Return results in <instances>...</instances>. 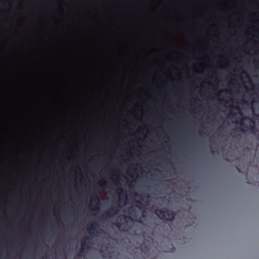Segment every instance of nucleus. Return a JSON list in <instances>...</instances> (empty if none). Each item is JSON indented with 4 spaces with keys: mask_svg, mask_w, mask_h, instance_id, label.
<instances>
[{
    "mask_svg": "<svg viewBox=\"0 0 259 259\" xmlns=\"http://www.w3.org/2000/svg\"><path fill=\"white\" fill-rule=\"evenodd\" d=\"M154 213L160 220L164 222H172L175 218L176 213L171 210L166 208L156 209Z\"/></svg>",
    "mask_w": 259,
    "mask_h": 259,
    "instance_id": "obj_1",
    "label": "nucleus"
},
{
    "mask_svg": "<svg viewBox=\"0 0 259 259\" xmlns=\"http://www.w3.org/2000/svg\"><path fill=\"white\" fill-rule=\"evenodd\" d=\"M240 125L250 131L252 134H254L256 131L255 127V122L253 119L249 117H242L240 119Z\"/></svg>",
    "mask_w": 259,
    "mask_h": 259,
    "instance_id": "obj_2",
    "label": "nucleus"
},
{
    "mask_svg": "<svg viewBox=\"0 0 259 259\" xmlns=\"http://www.w3.org/2000/svg\"><path fill=\"white\" fill-rule=\"evenodd\" d=\"M121 218L125 220L123 224H121L120 222H116L115 224V226L121 231H127L130 229V227L127 225V222L130 221L132 222L133 221L132 218L131 217H127L126 215H122L120 218V220H121Z\"/></svg>",
    "mask_w": 259,
    "mask_h": 259,
    "instance_id": "obj_3",
    "label": "nucleus"
},
{
    "mask_svg": "<svg viewBox=\"0 0 259 259\" xmlns=\"http://www.w3.org/2000/svg\"><path fill=\"white\" fill-rule=\"evenodd\" d=\"M91 239L88 236L84 237L81 240V248L79 251V256H83L90 249L89 244H91Z\"/></svg>",
    "mask_w": 259,
    "mask_h": 259,
    "instance_id": "obj_4",
    "label": "nucleus"
},
{
    "mask_svg": "<svg viewBox=\"0 0 259 259\" xmlns=\"http://www.w3.org/2000/svg\"><path fill=\"white\" fill-rule=\"evenodd\" d=\"M100 229L99 225L96 222H93L88 229V232L91 235H94L95 233H97Z\"/></svg>",
    "mask_w": 259,
    "mask_h": 259,
    "instance_id": "obj_5",
    "label": "nucleus"
},
{
    "mask_svg": "<svg viewBox=\"0 0 259 259\" xmlns=\"http://www.w3.org/2000/svg\"><path fill=\"white\" fill-rule=\"evenodd\" d=\"M116 193H117L119 195V200L120 202H124V203H125V202L127 200V195L126 192L118 188L116 190Z\"/></svg>",
    "mask_w": 259,
    "mask_h": 259,
    "instance_id": "obj_6",
    "label": "nucleus"
},
{
    "mask_svg": "<svg viewBox=\"0 0 259 259\" xmlns=\"http://www.w3.org/2000/svg\"><path fill=\"white\" fill-rule=\"evenodd\" d=\"M117 210L115 208H111L110 210L107 211L103 215L104 218H111L116 213Z\"/></svg>",
    "mask_w": 259,
    "mask_h": 259,
    "instance_id": "obj_7",
    "label": "nucleus"
},
{
    "mask_svg": "<svg viewBox=\"0 0 259 259\" xmlns=\"http://www.w3.org/2000/svg\"><path fill=\"white\" fill-rule=\"evenodd\" d=\"M99 201H100V198H99V196H98V195H97V194L94 195L93 197L92 202H94L95 203H98V202H99Z\"/></svg>",
    "mask_w": 259,
    "mask_h": 259,
    "instance_id": "obj_8",
    "label": "nucleus"
},
{
    "mask_svg": "<svg viewBox=\"0 0 259 259\" xmlns=\"http://www.w3.org/2000/svg\"><path fill=\"white\" fill-rule=\"evenodd\" d=\"M98 185L100 187L105 186L107 184L106 182L104 181H100L98 183Z\"/></svg>",
    "mask_w": 259,
    "mask_h": 259,
    "instance_id": "obj_9",
    "label": "nucleus"
},
{
    "mask_svg": "<svg viewBox=\"0 0 259 259\" xmlns=\"http://www.w3.org/2000/svg\"><path fill=\"white\" fill-rule=\"evenodd\" d=\"M141 247L145 252H148L149 250V247L148 246H144V245H141Z\"/></svg>",
    "mask_w": 259,
    "mask_h": 259,
    "instance_id": "obj_10",
    "label": "nucleus"
},
{
    "mask_svg": "<svg viewBox=\"0 0 259 259\" xmlns=\"http://www.w3.org/2000/svg\"><path fill=\"white\" fill-rule=\"evenodd\" d=\"M93 210H98V208L95 206V208L94 209H92Z\"/></svg>",
    "mask_w": 259,
    "mask_h": 259,
    "instance_id": "obj_11",
    "label": "nucleus"
},
{
    "mask_svg": "<svg viewBox=\"0 0 259 259\" xmlns=\"http://www.w3.org/2000/svg\"><path fill=\"white\" fill-rule=\"evenodd\" d=\"M231 116L232 117H233L235 115V113H231Z\"/></svg>",
    "mask_w": 259,
    "mask_h": 259,
    "instance_id": "obj_12",
    "label": "nucleus"
},
{
    "mask_svg": "<svg viewBox=\"0 0 259 259\" xmlns=\"http://www.w3.org/2000/svg\"><path fill=\"white\" fill-rule=\"evenodd\" d=\"M236 168H237V169L238 172H240V169L239 168L236 167Z\"/></svg>",
    "mask_w": 259,
    "mask_h": 259,
    "instance_id": "obj_13",
    "label": "nucleus"
},
{
    "mask_svg": "<svg viewBox=\"0 0 259 259\" xmlns=\"http://www.w3.org/2000/svg\"><path fill=\"white\" fill-rule=\"evenodd\" d=\"M141 200L142 201H143V202L144 201V198H141Z\"/></svg>",
    "mask_w": 259,
    "mask_h": 259,
    "instance_id": "obj_14",
    "label": "nucleus"
},
{
    "mask_svg": "<svg viewBox=\"0 0 259 259\" xmlns=\"http://www.w3.org/2000/svg\"><path fill=\"white\" fill-rule=\"evenodd\" d=\"M234 108H235V109H238V107H234Z\"/></svg>",
    "mask_w": 259,
    "mask_h": 259,
    "instance_id": "obj_15",
    "label": "nucleus"
},
{
    "mask_svg": "<svg viewBox=\"0 0 259 259\" xmlns=\"http://www.w3.org/2000/svg\"><path fill=\"white\" fill-rule=\"evenodd\" d=\"M239 114L240 115H242V113L241 112H239Z\"/></svg>",
    "mask_w": 259,
    "mask_h": 259,
    "instance_id": "obj_16",
    "label": "nucleus"
},
{
    "mask_svg": "<svg viewBox=\"0 0 259 259\" xmlns=\"http://www.w3.org/2000/svg\"><path fill=\"white\" fill-rule=\"evenodd\" d=\"M146 198H149V196L148 195L146 196Z\"/></svg>",
    "mask_w": 259,
    "mask_h": 259,
    "instance_id": "obj_17",
    "label": "nucleus"
},
{
    "mask_svg": "<svg viewBox=\"0 0 259 259\" xmlns=\"http://www.w3.org/2000/svg\"><path fill=\"white\" fill-rule=\"evenodd\" d=\"M138 222L141 223V221L140 220L138 221Z\"/></svg>",
    "mask_w": 259,
    "mask_h": 259,
    "instance_id": "obj_18",
    "label": "nucleus"
}]
</instances>
